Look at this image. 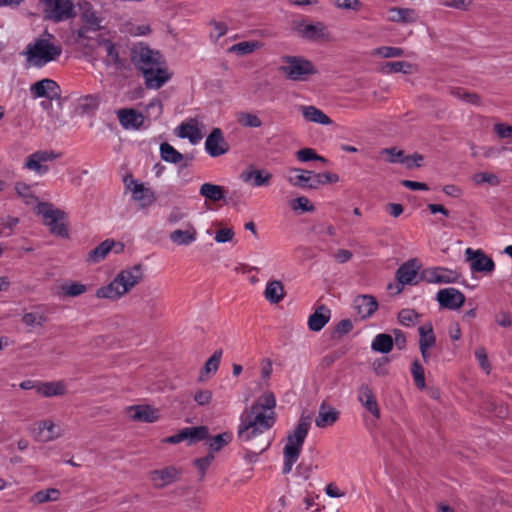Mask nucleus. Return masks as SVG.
Wrapping results in <instances>:
<instances>
[{"label": "nucleus", "mask_w": 512, "mask_h": 512, "mask_svg": "<svg viewBox=\"0 0 512 512\" xmlns=\"http://www.w3.org/2000/svg\"><path fill=\"white\" fill-rule=\"evenodd\" d=\"M275 406L274 394L266 391L241 415L237 436L247 445L245 458L249 462H254L271 445L269 431L276 421Z\"/></svg>", "instance_id": "nucleus-1"}, {"label": "nucleus", "mask_w": 512, "mask_h": 512, "mask_svg": "<svg viewBox=\"0 0 512 512\" xmlns=\"http://www.w3.org/2000/svg\"><path fill=\"white\" fill-rule=\"evenodd\" d=\"M131 60L142 72L146 87L149 89L161 88L170 78L165 61L158 51L139 45L132 49Z\"/></svg>", "instance_id": "nucleus-2"}, {"label": "nucleus", "mask_w": 512, "mask_h": 512, "mask_svg": "<svg viewBox=\"0 0 512 512\" xmlns=\"http://www.w3.org/2000/svg\"><path fill=\"white\" fill-rule=\"evenodd\" d=\"M143 278L142 265L135 264L118 272L109 284L99 287L95 295L99 299L117 301L140 284Z\"/></svg>", "instance_id": "nucleus-3"}, {"label": "nucleus", "mask_w": 512, "mask_h": 512, "mask_svg": "<svg viewBox=\"0 0 512 512\" xmlns=\"http://www.w3.org/2000/svg\"><path fill=\"white\" fill-rule=\"evenodd\" d=\"M62 54V47L52 34H45L26 46L23 55L30 66L42 68L50 62L57 61Z\"/></svg>", "instance_id": "nucleus-4"}, {"label": "nucleus", "mask_w": 512, "mask_h": 512, "mask_svg": "<svg viewBox=\"0 0 512 512\" xmlns=\"http://www.w3.org/2000/svg\"><path fill=\"white\" fill-rule=\"evenodd\" d=\"M310 426V416H301L295 429L288 434L287 442L283 450V474L290 473L294 464L298 461L302 450V446L308 435Z\"/></svg>", "instance_id": "nucleus-5"}, {"label": "nucleus", "mask_w": 512, "mask_h": 512, "mask_svg": "<svg viewBox=\"0 0 512 512\" xmlns=\"http://www.w3.org/2000/svg\"><path fill=\"white\" fill-rule=\"evenodd\" d=\"M278 71L291 81H307L310 76L318 73L315 65L302 56L284 55Z\"/></svg>", "instance_id": "nucleus-6"}, {"label": "nucleus", "mask_w": 512, "mask_h": 512, "mask_svg": "<svg viewBox=\"0 0 512 512\" xmlns=\"http://www.w3.org/2000/svg\"><path fill=\"white\" fill-rule=\"evenodd\" d=\"M35 212L44 219V224L49 227V231L57 236L68 238V225L64 222L67 215L64 211L57 209L51 203H38Z\"/></svg>", "instance_id": "nucleus-7"}, {"label": "nucleus", "mask_w": 512, "mask_h": 512, "mask_svg": "<svg viewBox=\"0 0 512 512\" xmlns=\"http://www.w3.org/2000/svg\"><path fill=\"white\" fill-rule=\"evenodd\" d=\"M100 21L95 19L90 25H82L72 33L75 44L84 48L94 49L99 47V39H106L102 33H100Z\"/></svg>", "instance_id": "nucleus-8"}, {"label": "nucleus", "mask_w": 512, "mask_h": 512, "mask_svg": "<svg viewBox=\"0 0 512 512\" xmlns=\"http://www.w3.org/2000/svg\"><path fill=\"white\" fill-rule=\"evenodd\" d=\"M45 17L60 22L74 16L73 0H45Z\"/></svg>", "instance_id": "nucleus-9"}, {"label": "nucleus", "mask_w": 512, "mask_h": 512, "mask_svg": "<svg viewBox=\"0 0 512 512\" xmlns=\"http://www.w3.org/2000/svg\"><path fill=\"white\" fill-rule=\"evenodd\" d=\"M297 33L304 39L313 42H330L333 40L328 27L322 23H299L296 27Z\"/></svg>", "instance_id": "nucleus-10"}, {"label": "nucleus", "mask_w": 512, "mask_h": 512, "mask_svg": "<svg viewBox=\"0 0 512 512\" xmlns=\"http://www.w3.org/2000/svg\"><path fill=\"white\" fill-rule=\"evenodd\" d=\"M460 274L456 270L444 267L426 268L420 273V279L427 283L449 284L459 280Z\"/></svg>", "instance_id": "nucleus-11"}, {"label": "nucleus", "mask_w": 512, "mask_h": 512, "mask_svg": "<svg viewBox=\"0 0 512 512\" xmlns=\"http://www.w3.org/2000/svg\"><path fill=\"white\" fill-rule=\"evenodd\" d=\"M420 270V264L417 259H410L403 263L396 271V293L403 290L404 285L417 284V277Z\"/></svg>", "instance_id": "nucleus-12"}, {"label": "nucleus", "mask_w": 512, "mask_h": 512, "mask_svg": "<svg viewBox=\"0 0 512 512\" xmlns=\"http://www.w3.org/2000/svg\"><path fill=\"white\" fill-rule=\"evenodd\" d=\"M99 47L105 51L103 63L115 70H122L126 67V60L120 56V48L110 39H99Z\"/></svg>", "instance_id": "nucleus-13"}, {"label": "nucleus", "mask_w": 512, "mask_h": 512, "mask_svg": "<svg viewBox=\"0 0 512 512\" xmlns=\"http://www.w3.org/2000/svg\"><path fill=\"white\" fill-rule=\"evenodd\" d=\"M30 93L34 99L47 98L50 100L60 99L61 89L56 81L45 78L33 83L30 86Z\"/></svg>", "instance_id": "nucleus-14"}, {"label": "nucleus", "mask_w": 512, "mask_h": 512, "mask_svg": "<svg viewBox=\"0 0 512 512\" xmlns=\"http://www.w3.org/2000/svg\"><path fill=\"white\" fill-rule=\"evenodd\" d=\"M230 149L224 133L220 128H213L205 141V150L211 157H219L226 154Z\"/></svg>", "instance_id": "nucleus-15"}, {"label": "nucleus", "mask_w": 512, "mask_h": 512, "mask_svg": "<svg viewBox=\"0 0 512 512\" xmlns=\"http://www.w3.org/2000/svg\"><path fill=\"white\" fill-rule=\"evenodd\" d=\"M466 260L470 262L471 270L474 272H492L495 269L493 259L487 256L482 250H465Z\"/></svg>", "instance_id": "nucleus-16"}, {"label": "nucleus", "mask_w": 512, "mask_h": 512, "mask_svg": "<svg viewBox=\"0 0 512 512\" xmlns=\"http://www.w3.org/2000/svg\"><path fill=\"white\" fill-rule=\"evenodd\" d=\"M436 299L442 308L450 310H457L465 303V295L452 287L439 290Z\"/></svg>", "instance_id": "nucleus-17"}, {"label": "nucleus", "mask_w": 512, "mask_h": 512, "mask_svg": "<svg viewBox=\"0 0 512 512\" xmlns=\"http://www.w3.org/2000/svg\"><path fill=\"white\" fill-rule=\"evenodd\" d=\"M181 470L168 466L163 469L153 470L149 473V478L156 488H163L179 480Z\"/></svg>", "instance_id": "nucleus-18"}, {"label": "nucleus", "mask_w": 512, "mask_h": 512, "mask_svg": "<svg viewBox=\"0 0 512 512\" xmlns=\"http://www.w3.org/2000/svg\"><path fill=\"white\" fill-rule=\"evenodd\" d=\"M124 183L127 189L132 192L133 199L140 202L141 207L149 206L154 202L155 198L153 192L142 183H138L132 177H126Z\"/></svg>", "instance_id": "nucleus-19"}, {"label": "nucleus", "mask_w": 512, "mask_h": 512, "mask_svg": "<svg viewBox=\"0 0 512 512\" xmlns=\"http://www.w3.org/2000/svg\"><path fill=\"white\" fill-rule=\"evenodd\" d=\"M208 435L209 430L206 426L187 427L179 433L168 437L167 442L176 444L183 440H189L190 443H194L208 438Z\"/></svg>", "instance_id": "nucleus-20"}, {"label": "nucleus", "mask_w": 512, "mask_h": 512, "mask_svg": "<svg viewBox=\"0 0 512 512\" xmlns=\"http://www.w3.org/2000/svg\"><path fill=\"white\" fill-rule=\"evenodd\" d=\"M313 174V171L293 167L288 169L286 179L291 186L301 189H315Z\"/></svg>", "instance_id": "nucleus-21"}, {"label": "nucleus", "mask_w": 512, "mask_h": 512, "mask_svg": "<svg viewBox=\"0 0 512 512\" xmlns=\"http://www.w3.org/2000/svg\"><path fill=\"white\" fill-rule=\"evenodd\" d=\"M126 411L132 420L138 422L153 423L160 418L159 410L149 405H133Z\"/></svg>", "instance_id": "nucleus-22"}, {"label": "nucleus", "mask_w": 512, "mask_h": 512, "mask_svg": "<svg viewBox=\"0 0 512 512\" xmlns=\"http://www.w3.org/2000/svg\"><path fill=\"white\" fill-rule=\"evenodd\" d=\"M273 178L272 173L267 170L249 168L241 172L240 179L253 187L269 186Z\"/></svg>", "instance_id": "nucleus-23"}, {"label": "nucleus", "mask_w": 512, "mask_h": 512, "mask_svg": "<svg viewBox=\"0 0 512 512\" xmlns=\"http://www.w3.org/2000/svg\"><path fill=\"white\" fill-rule=\"evenodd\" d=\"M54 159H56V155L53 152L38 151L27 158L25 167L38 174H44L48 171V166L44 163Z\"/></svg>", "instance_id": "nucleus-24"}, {"label": "nucleus", "mask_w": 512, "mask_h": 512, "mask_svg": "<svg viewBox=\"0 0 512 512\" xmlns=\"http://www.w3.org/2000/svg\"><path fill=\"white\" fill-rule=\"evenodd\" d=\"M63 434V429L52 420H44L38 424L36 439L41 442L53 441Z\"/></svg>", "instance_id": "nucleus-25"}, {"label": "nucleus", "mask_w": 512, "mask_h": 512, "mask_svg": "<svg viewBox=\"0 0 512 512\" xmlns=\"http://www.w3.org/2000/svg\"><path fill=\"white\" fill-rule=\"evenodd\" d=\"M331 310L324 304L319 305L308 317V328L313 332H319L329 322Z\"/></svg>", "instance_id": "nucleus-26"}, {"label": "nucleus", "mask_w": 512, "mask_h": 512, "mask_svg": "<svg viewBox=\"0 0 512 512\" xmlns=\"http://www.w3.org/2000/svg\"><path fill=\"white\" fill-rule=\"evenodd\" d=\"M358 400L376 419L380 418V409L377 400L372 389L367 384L360 386L358 391Z\"/></svg>", "instance_id": "nucleus-27"}, {"label": "nucleus", "mask_w": 512, "mask_h": 512, "mask_svg": "<svg viewBox=\"0 0 512 512\" xmlns=\"http://www.w3.org/2000/svg\"><path fill=\"white\" fill-rule=\"evenodd\" d=\"M354 308L361 319H366L377 310L378 302L372 295H359L354 300Z\"/></svg>", "instance_id": "nucleus-28"}, {"label": "nucleus", "mask_w": 512, "mask_h": 512, "mask_svg": "<svg viewBox=\"0 0 512 512\" xmlns=\"http://www.w3.org/2000/svg\"><path fill=\"white\" fill-rule=\"evenodd\" d=\"M340 412L334 407L329 406L323 402L318 411V416L315 419V424L318 428H326L332 426L339 419Z\"/></svg>", "instance_id": "nucleus-29"}, {"label": "nucleus", "mask_w": 512, "mask_h": 512, "mask_svg": "<svg viewBox=\"0 0 512 512\" xmlns=\"http://www.w3.org/2000/svg\"><path fill=\"white\" fill-rule=\"evenodd\" d=\"M117 115L125 129H139L144 123V116L134 109H120Z\"/></svg>", "instance_id": "nucleus-30"}, {"label": "nucleus", "mask_w": 512, "mask_h": 512, "mask_svg": "<svg viewBox=\"0 0 512 512\" xmlns=\"http://www.w3.org/2000/svg\"><path fill=\"white\" fill-rule=\"evenodd\" d=\"M197 238V230L193 224L188 223L185 230L177 229L169 234L172 243L178 246H188Z\"/></svg>", "instance_id": "nucleus-31"}, {"label": "nucleus", "mask_w": 512, "mask_h": 512, "mask_svg": "<svg viewBox=\"0 0 512 512\" xmlns=\"http://www.w3.org/2000/svg\"><path fill=\"white\" fill-rule=\"evenodd\" d=\"M299 110L303 118L308 122H313L321 125H331L333 121L322 110L313 105H302Z\"/></svg>", "instance_id": "nucleus-32"}, {"label": "nucleus", "mask_w": 512, "mask_h": 512, "mask_svg": "<svg viewBox=\"0 0 512 512\" xmlns=\"http://www.w3.org/2000/svg\"><path fill=\"white\" fill-rule=\"evenodd\" d=\"M177 135L180 138H187L192 144L198 143L202 139V133L197 126L196 119H190L187 122L181 123L177 127Z\"/></svg>", "instance_id": "nucleus-33"}, {"label": "nucleus", "mask_w": 512, "mask_h": 512, "mask_svg": "<svg viewBox=\"0 0 512 512\" xmlns=\"http://www.w3.org/2000/svg\"><path fill=\"white\" fill-rule=\"evenodd\" d=\"M285 296L286 291L280 280H272L266 284L264 297L270 304L280 303Z\"/></svg>", "instance_id": "nucleus-34"}, {"label": "nucleus", "mask_w": 512, "mask_h": 512, "mask_svg": "<svg viewBox=\"0 0 512 512\" xmlns=\"http://www.w3.org/2000/svg\"><path fill=\"white\" fill-rule=\"evenodd\" d=\"M199 194L205 198L206 204L208 202L216 203L225 198V188L220 185L206 182L200 186Z\"/></svg>", "instance_id": "nucleus-35"}, {"label": "nucleus", "mask_w": 512, "mask_h": 512, "mask_svg": "<svg viewBox=\"0 0 512 512\" xmlns=\"http://www.w3.org/2000/svg\"><path fill=\"white\" fill-rule=\"evenodd\" d=\"M37 393L44 397L62 396L67 393V389L62 381L39 382L37 383Z\"/></svg>", "instance_id": "nucleus-36"}, {"label": "nucleus", "mask_w": 512, "mask_h": 512, "mask_svg": "<svg viewBox=\"0 0 512 512\" xmlns=\"http://www.w3.org/2000/svg\"><path fill=\"white\" fill-rule=\"evenodd\" d=\"M389 21L397 23H414L417 21V13L413 9L392 7L388 10Z\"/></svg>", "instance_id": "nucleus-37"}, {"label": "nucleus", "mask_w": 512, "mask_h": 512, "mask_svg": "<svg viewBox=\"0 0 512 512\" xmlns=\"http://www.w3.org/2000/svg\"><path fill=\"white\" fill-rule=\"evenodd\" d=\"M160 155L163 161L172 164H179L184 159L190 161L193 159V156L183 155L167 142L160 145Z\"/></svg>", "instance_id": "nucleus-38"}, {"label": "nucleus", "mask_w": 512, "mask_h": 512, "mask_svg": "<svg viewBox=\"0 0 512 512\" xmlns=\"http://www.w3.org/2000/svg\"><path fill=\"white\" fill-rule=\"evenodd\" d=\"M114 246V240L108 239L103 241L88 253L87 261L90 263H98L104 260Z\"/></svg>", "instance_id": "nucleus-39"}, {"label": "nucleus", "mask_w": 512, "mask_h": 512, "mask_svg": "<svg viewBox=\"0 0 512 512\" xmlns=\"http://www.w3.org/2000/svg\"><path fill=\"white\" fill-rule=\"evenodd\" d=\"M413 65L406 61H393L383 63L379 71L383 74L403 73L410 74L413 70Z\"/></svg>", "instance_id": "nucleus-40"}, {"label": "nucleus", "mask_w": 512, "mask_h": 512, "mask_svg": "<svg viewBox=\"0 0 512 512\" xmlns=\"http://www.w3.org/2000/svg\"><path fill=\"white\" fill-rule=\"evenodd\" d=\"M371 348L383 354L389 353L393 348V337L386 333L378 334L373 339Z\"/></svg>", "instance_id": "nucleus-41"}, {"label": "nucleus", "mask_w": 512, "mask_h": 512, "mask_svg": "<svg viewBox=\"0 0 512 512\" xmlns=\"http://www.w3.org/2000/svg\"><path fill=\"white\" fill-rule=\"evenodd\" d=\"M419 348H432L436 344V337L431 324H425L418 328Z\"/></svg>", "instance_id": "nucleus-42"}, {"label": "nucleus", "mask_w": 512, "mask_h": 512, "mask_svg": "<svg viewBox=\"0 0 512 512\" xmlns=\"http://www.w3.org/2000/svg\"><path fill=\"white\" fill-rule=\"evenodd\" d=\"M60 491L57 488H48L36 492L31 501L36 504H43L50 501H57L60 498Z\"/></svg>", "instance_id": "nucleus-43"}, {"label": "nucleus", "mask_w": 512, "mask_h": 512, "mask_svg": "<svg viewBox=\"0 0 512 512\" xmlns=\"http://www.w3.org/2000/svg\"><path fill=\"white\" fill-rule=\"evenodd\" d=\"M449 93L453 97H455L459 100H462L466 103H470V104H474V105L480 104V96L478 94L469 92L463 88L452 87L449 89Z\"/></svg>", "instance_id": "nucleus-44"}, {"label": "nucleus", "mask_w": 512, "mask_h": 512, "mask_svg": "<svg viewBox=\"0 0 512 512\" xmlns=\"http://www.w3.org/2000/svg\"><path fill=\"white\" fill-rule=\"evenodd\" d=\"M222 357V350H216L213 355L206 361L201 374H200V381L205 380V375H208L209 373H215L220 365Z\"/></svg>", "instance_id": "nucleus-45"}, {"label": "nucleus", "mask_w": 512, "mask_h": 512, "mask_svg": "<svg viewBox=\"0 0 512 512\" xmlns=\"http://www.w3.org/2000/svg\"><path fill=\"white\" fill-rule=\"evenodd\" d=\"M233 439V434L231 432H224L215 437H212L209 440L208 446L210 449V453L218 452L223 447L227 446Z\"/></svg>", "instance_id": "nucleus-46"}, {"label": "nucleus", "mask_w": 512, "mask_h": 512, "mask_svg": "<svg viewBox=\"0 0 512 512\" xmlns=\"http://www.w3.org/2000/svg\"><path fill=\"white\" fill-rule=\"evenodd\" d=\"M261 46L262 44L258 41H243L233 45L230 48V51L236 52L240 55H246L259 49Z\"/></svg>", "instance_id": "nucleus-47"}, {"label": "nucleus", "mask_w": 512, "mask_h": 512, "mask_svg": "<svg viewBox=\"0 0 512 512\" xmlns=\"http://www.w3.org/2000/svg\"><path fill=\"white\" fill-rule=\"evenodd\" d=\"M61 289L65 296L77 297L84 294L87 291V286L79 282H68L61 286Z\"/></svg>", "instance_id": "nucleus-48"}, {"label": "nucleus", "mask_w": 512, "mask_h": 512, "mask_svg": "<svg viewBox=\"0 0 512 512\" xmlns=\"http://www.w3.org/2000/svg\"><path fill=\"white\" fill-rule=\"evenodd\" d=\"M372 55L382 58H395L404 55V50L400 47L382 46L373 50Z\"/></svg>", "instance_id": "nucleus-49"}, {"label": "nucleus", "mask_w": 512, "mask_h": 512, "mask_svg": "<svg viewBox=\"0 0 512 512\" xmlns=\"http://www.w3.org/2000/svg\"><path fill=\"white\" fill-rule=\"evenodd\" d=\"M290 207L294 212H314L315 206L305 196L297 197L290 201Z\"/></svg>", "instance_id": "nucleus-50"}, {"label": "nucleus", "mask_w": 512, "mask_h": 512, "mask_svg": "<svg viewBox=\"0 0 512 512\" xmlns=\"http://www.w3.org/2000/svg\"><path fill=\"white\" fill-rule=\"evenodd\" d=\"M472 180L476 185L487 183L490 186H498L500 184L498 176L490 172L475 173L472 177Z\"/></svg>", "instance_id": "nucleus-51"}, {"label": "nucleus", "mask_w": 512, "mask_h": 512, "mask_svg": "<svg viewBox=\"0 0 512 512\" xmlns=\"http://www.w3.org/2000/svg\"><path fill=\"white\" fill-rule=\"evenodd\" d=\"M15 190H16V193L18 194V196L21 197L25 201L26 204L31 205L34 203H37V204L40 203L38 201L37 197H35L32 194L31 188L27 184L20 183V182L16 183Z\"/></svg>", "instance_id": "nucleus-52"}, {"label": "nucleus", "mask_w": 512, "mask_h": 512, "mask_svg": "<svg viewBox=\"0 0 512 512\" xmlns=\"http://www.w3.org/2000/svg\"><path fill=\"white\" fill-rule=\"evenodd\" d=\"M237 121L240 125L250 128H258L262 125V121L257 115L248 112L240 113Z\"/></svg>", "instance_id": "nucleus-53"}, {"label": "nucleus", "mask_w": 512, "mask_h": 512, "mask_svg": "<svg viewBox=\"0 0 512 512\" xmlns=\"http://www.w3.org/2000/svg\"><path fill=\"white\" fill-rule=\"evenodd\" d=\"M339 181V176L335 173L331 172H322V173H314L313 174V183L315 185V189H318L320 185L337 183Z\"/></svg>", "instance_id": "nucleus-54"}, {"label": "nucleus", "mask_w": 512, "mask_h": 512, "mask_svg": "<svg viewBox=\"0 0 512 512\" xmlns=\"http://www.w3.org/2000/svg\"><path fill=\"white\" fill-rule=\"evenodd\" d=\"M47 318L36 312L25 313L22 317V322L28 327L43 326Z\"/></svg>", "instance_id": "nucleus-55"}, {"label": "nucleus", "mask_w": 512, "mask_h": 512, "mask_svg": "<svg viewBox=\"0 0 512 512\" xmlns=\"http://www.w3.org/2000/svg\"><path fill=\"white\" fill-rule=\"evenodd\" d=\"M411 372H412L416 386L419 389H424L426 386L424 368L422 367V365L419 363L418 360H415L412 363Z\"/></svg>", "instance_id": "nucleus-56"}, {"label": "nucleus", "mask_w": 512, "mask_h": 512, "mask_svg": "<svg viewBox=\"0 0 512 512\" xmlns=\"http://www.w3.org/2000/svg\"><path fill=\"white\" fill-rule=\"evenodd\" d=\"M353 329V323L350 319H343L337 323L332 332L334 339H340Z\"/></svg>", "instance_id": "nucleus-57"}, {"label": "nucleus", "mask_w": 512, "mask_h": 512, "mask_svg": "<svg viewBox=\"0 0 512 512\" xmlns=\"http://www.w3.org/2000/svg\"><path fill=\"white\" fill-rule=\"evenodd\" d=\"M297 159L301 162H308V161H321L326 162V159L320 155H318L314 149L312 148H303L297 151Z\"/></svg>", "instance_id": "nucleus-58"}, {"label": "nucleus", "mask_w": 512, "mask_h": 512, "mask_svg": "<svg viewBox=\"0 0 512 512\" xmlns=\"http://www.w3.org/2000/svg\"><path fill=\"white\" fill-rule=\"evenodd\" d=\"M418 319V314L412 309H403L398 314V320L402 325H413Z\"/></svg>", "instance_id": "nucleus-59"}, {"label": "nucleus", "mask_w": 512, "mask_h": 512, "mask_svg": "<svg viewBox=\"0 0 512 512\" xmlns=\"http://www.w3.org/2000/svg\"><path fill=\"white\" fill-rule=\"evenodd\" d=\"M475 357L478 360L480 367L487 373H490L491 365L488 360L486 349L483 346L475 350Z\"/></svg>", "instance_id": "nucleus-60"}, {"label": "nucleus", "mask_w": 512, "mask_h": 512, "mask_svg": "<svg viewBox=\"0 0 512 512\" xmlns=\"http://www.w3.org/2000/svg\"><path fill=\"white\" fill-rule=\"evenodd\" d=\"M214 460V455L209 453L205 457L197 458L194 460V465L198 468L200 472V478L203 479L207 468L211 465Z\"/></svg>", "instance_id": "nucleus-61"}, {"label": "nucleus", "mask_w": 512, "mask_h": 512, "mask_svg": "<svg viewBox=\"0 0 512 512\" xmlns=\"http://www.w3.org/2000/svg\"><path fill=\"white\" fill-rule=\"evenodd\" d=\"M381 154L389 155V162L391 163H404L408 158L404 157V153L396 148H385Z\"/></svg>", "instance_id": "nucleus-62"}, {"label": "nucleus", "mask_w": 512, "mask_h": 512, "mask_svg": "<svg viewBox=\"0 0 512 512\" xmlns=\"http://www.w3.org/2000/svg\"><path fill=\"white\" fill-rule=\"evenodd\" d=\"M334 5L342 10L359 11L362 4L359 0H334Z\"/></svg>", "instance_id": "nucleus-63"}, {"label": "nucleus", "mask_w": 512, "mask_h": 512, "mask_svg": "<svg viewBox=\"0 0 512 512\" xmlns=\"http://www.w3.org/2000/svg\"><path fill=\"white\" fill-rule=\"evenodd\" d=\"M493 130L500 139L512 138V125L506 123H496Z\"/></svg>", "instance_id": "nucleus-64"}]
</instances>
